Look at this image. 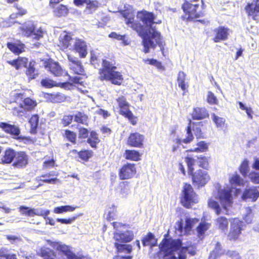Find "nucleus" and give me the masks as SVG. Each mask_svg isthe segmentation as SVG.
Masks as SVG:
<instances>
[{
	"instance_id": "f257e3e1",
	"label": "nucleus",
	"mask_w": 259,
	"mask_h": 259,
	"mask_svg": "<svg viewBox=\"0 0 259 259\" xmlns=\"http://www.w3.org/2000/svg\"><path fill=\"white\" fill-rule=\"evenodd\" d=\"M122 16L125 19V23L136 31L139 36L142 38V44L144 46L143 52L147 53L150 48H155L156 45H160L161 34L155 29L146 30L145 27L138 22L135 21L134 15L128 10L120 12Z\"/></svg>"
},
{
	"instance_id": "f03ea898",
	"label": "nucleus",
	"mask_w": 259,
	"mask_h": 259,
	"mask_svg": "<svg viewBox=\"0 0 259 259\" xmlns=\"http://www.w3.org/2000/svg\"><path fill=\"white\" fill-rule=\"evenodd\" d=\"M116 62L111 59H104L102 61V67L99 70V78L101 81H108L112 84L121 85L123 81V76L120 71H116Z\"/></svg>"
},
{
	"instance_id": "7ed1b4c3",
	"label": "nucleus",
	"mask_w": 259,
	"mask_h": 259,
	"mask_svg": "<svg viewBox=\"0 0 259 259\" xmlns=\"http://www.w3.org/2000/svg\"><path fill=\"white\" fill-rule=\"evenodd\" d=\"M204 0H184L181 8L184 15L181 19L186 22H192L205 16Z\"/></svg>"
},
{
	"instance_id": "20e7f679",
	"label": "nucleus",
	"mask_w": 259,
	"mask_h": 259,
	"mask_svg": "<svg viewBox=\"0 0 259 259\" xmlns=\"http://www.w3.org/2000/svg\"><path fill=\"white\" fill-rule=\"evenodd\" d=\"M185 161L187 164L188 172L191 176L193 185L198 188L204 186L210 179L208 173L201 169L195 170L194 166L195 160L193 157L186 156Z\"/></svg>"
},
{
	"instance_id": "39448f33",
	"label": "nucleus",
	"mask_w": 259,
	"mask_h": 259,
	"mask_svg": "<svg viewBox=\"0 0 259 259\" xmlns=\"http://www.w3.org/2000/svg\"><path fill=\"white\" fill-rule=\"evenodd\" d=\"M24 97V93H16L14 95V102L16 103L23 99L18 106L12 108V113L14 116L22 117L27 112L33 110L36 107L37 103L35 100L30 97Z\"/></svg>"
},
{
	"instance_id": "423d86ee",
	"label": "nucleus",
	"mask_w": 259,
	"mask_h": 259,
	"mask_svg": "<svg viewBox=\"0 0 259 259\" xmlns=\"http://www.w3.org/2000/svg\"><path fill=\"white\" fill-rule=\"evenodd\" d=\"M203 123L202 121H192L190 119L188 124L186 128V137L183 139H177L176 140L178 147L182 145L183 143L189 144L194 140V137L192 132V131L197 139L204 138L201 130L202 127L203 126Z\"/></svg>"
},
{
	"instance_id": "0eeeda50",
	"label": "nucleus",
	"mask_w": 259,
	"mask_h": 259,
	"mask_svg": "<svg viewBox=\"0 0 259 259\" xmlns=\"http://www.w3.org/2000/svg\"><path fill=\"white\" fill-rule=\"evenodd\" d=\"M115 101L119 109V114L127 119L132 125H135L137 123V117L135 116L130 110V104L127 101L126 98L121 95L117 98Z\"/></svg>"
},
{
	"instance_id": "6e6552de",
	"label": "nucleus",
	"mask_w": 259,
	"mask_h": 259,
	"mask_svg": "<svg viewBox=\"0 0 259 259\" xmlns=\"http://www.w3.org/2000/svg\"><path fill=\"white\" fill-rule=\"evenodd\" d=\"M180 201L183 206L187 208H190L191 205L198 202L197 195L191 184L187 183L184 184Z\"/></svg>"
},
{
	"instance_id": "1a4fd4ad",
	"label": "nucleus",
	"mask_w": 259,
	"mask_h": 259,
	"mask_svg": "<svg viewBox=\"0 0 259 259\" xmlns=\"http://www.w3.org/2000/svg\"><path fill=\"white\" fill-rule=\"evenodd\" d=\"M182 246V241L180 239L163 238V252L164 257L170 256L176 259L175 252L178 251Z\"/></svg>"
},
{
	"instance_id": "9d476101",
	"label": "nucleus",
	"mask_w": 259,
	"mask_h": 259,
	"mask_svg": "<svg viewBox=\"0 0 259 259\" xmlns=\"http://www.w3.org/2000/svg\"><path fill=\"white\" fill-rule=\"evenodd\" d=\"M49 244L60 254L66 256L67 259H92L88 256L83 255L77 256L71 250L70 246L60 242L49 241Z\"/></svg>"
},
{
	"instance_id": "9b49d317",
	"label": "nucleus",
	"mask_w": 259,
	"mask_h": 259,
	"mask_svg": "<svg viewBox=\"0 0 259 259\" xmlns=\"http://www.w3.org/2000/svg\"><path fill=\"white\" fill-rule=\"evenodd\" d=\"M243 222L237 218L232 219L230 223V228L227 234L228 240L235 242L240 239L242 232L244 229Z\"/></svg>"
},
{
	"instance_id": "f8f14e48",
	"label": "nucleus",
	"mask_w": 259,
	"mask_h": 259,
	"mask_svg": "<svg viewBox=\"0 0 259 259\" xmlns=\"http://www.w3.org/2000/svg\"><path fill=\"white\" fill-rule=\"evenodd\" d=\"M142 244L144 246H148L150 247V253L153 258H160L162 251V243L158 245L159 250L156 252H153V247L157 246V239L151 232H148L142 239Z\"/></svg>"
},
{
	"instance_id": "ddd939ff",
	"label": "nucleus",
	"mask_w": 259,
	"mask_h": 259,
	"mask_svg": "<svg viewBox=\"0 0 259 259\" xmlns=\"http://www.w3.org/2000/svg\"><path fill=\"white\" fill-rule=\"evenodd\" d=\"M20 30L24 36L32 37L35 40H39L43 37L44 33L41 29H36L33 22H30L27 24H24L20 28Z\"/></svg>"
},
{
	"instance_id": "4468645a",
	"label": "nucleus",
	"mask_w": 259,
	"mask_h": 259,
	"mask_svg": "<svg viewBox=\"0 0 259 259\" xmlns=\"http://www.w3.org/2000/svg\"><path fill=\"white\" fill-rule=\"evenodd\" d=\"M136 173V164L130 162L123 164L118 170V176L121 180L132 179L135 177Z\"/></svg>"
},
{
	"instance_id": "2eb2a0df",
	"label": "nucleus",
	"mask_w": 259,
	"mask_h": 259,
	"mask_svg": "<svg viewBox=\"0 0 259 259\" xmlns=\"http://www.w3.org/2000/svg\"><path fill=\"white\" fill-rule=\"evenodd\" d=\"M69 69L74 74L79 75L87 78L88 76L85 72L81 62L77 58L67 55Z\"/></svg>"
},
{
	"instance_id": "dca6fc26",
	"label": "nucleus",
	"mask_w": 259,
	"mask_h": 259,
	"mask_svg": "<svg viewBox=\"0 0 259 259\" xmlns=\"http://www.w3.org/2000/svg\"><path fill=\"white\" fill-rule=\"evenodd\" d=\"M137 18L140 21L143 22V25L146 30H150L152 31V29H155L158 31L155 27H152V25L154 23L155 16L152 12H149L145 10H142L137 13Z\"/></svg>"
},
{
	"instance_id": "f3484780",
	"label": "nucleus",
	"mask_w": 259,
	"mask_h": 259,
	"mask_svg": "<svg viewBox=\"0 0 259 259\" xmlns=\"http://www.w3.org/2000/svg\"><path fill=\"white\" fill-rule=\"evenodd\" d=\"M199 222V219L197 218H186L185 219V225L183 226V222L182 219H180L176 223V230L180 233H184L187 235L191 231L194 225Z\"/></svg>"
},
{
	"instance_id": "a211bd4d",
	"label": "nucleus",
	"mask_w": 259,
	"mask_h": 259,
	"mask_svg": "<svg viewBox=\"0 0 259 259\" xmlns=\"http://www.w3.org/2000/svg\"><path fill=\"white\" fill-rule=\"evenodd\" d=\"M145 137L138 132L131 133L127 138L126 144L130 147L143 148L144 147Z\"/></svg>"
},
{
	"instance_id": "6ab92c4d",
	"label": "nucleus",
	"mask_w": 259,
	"mask_h": 259,
	"mask_svg": "<svg viewBox=\"0 0 259 259\" xmlns=\"http://www.w3.org/2000/svg\"><path fill=\"white\" fill-rule=\"evenodd\" d=\"M16 154L12 166L17 168L26 167L29 161V155L27 152L24 151H16Z\"/></svg>"
},
{
	"instance_id": "aec40b11",
	"label": "nucleus",
	"mask_w": 259,
	"mask_h": 259,
	"mask_svg": "<svg viewBox=\"0 0 259 259\" xmlns=\"http://www.w3.org/2000/svg\"><path fill=\"white\" fill-rule=\"evenodd\" d=\"M231 32L230 29L224 26H220L213 30V36L212 38L214 42H220L228 39Z\"/></svg>"
},
{
	"instance_id": "412c9836",
	"label": "nucleus",
	"mask_w": 259,
	"mask_h": 259,
	"mask_svg": "<svg viewBox=\"0 0 259 259\" xmlns=\"http://www.w3.org/2000/svg\"><path fill=\"white\" fill-rule=\"evenodd\" d=\"M18 210L21 215L27 217H33L35 215H37L42 216L45 218L50 213L49 210L39 211L37 209L32 208L24 205L20 206L18 208Z\"/></svg>"
},
{
	"instance_id": "4be33fe9",
	"label": "nucleus",
	"mask_w": 259,
	"mask_h": 259,
	"mask_svg": "<svg viewBox=\"0 0 259 259\" xmlns=\"http://www.w3.org/2000/svg\"><path fill=\"white\" fill-rule=\"evenodd\" d=\"M218 199L224 209L231 206L233 203L232 190L230 188L223 189L218 191Z\"/></svg>"
},
{
	"instance_id": "5701e85b",
	"label": "nucleus",
	"mask_w": 259,
	"mask_h": 259,
	"mask_svg": "<svg viewBox=\"0 0 259 259\" xmlns=\"http://www.w3.org/2000/svg\"><path fill=\"white\" fill-rule=\"evenodd\" d=\"M88 46L84 40L77 37L75 38L72 50L78 53L80 58H84L87 57L88 53Z\"/></svg>"
},
{
	"instance_id": "b1692460",
	"label": "nucleus",
	"mask_w": 259,
	"mask_h": 259,
	"mask_svg": "<svg viewBox=\"0 0 259 259\" xmlns=\"http://www.w3.org/2000/svg\"><path fill=\"white\" fill-rule=\"evenodd\" d=\"M44 64L45 68L55 76H61L65 73L59 64L52 59L46 60Z\"/></svg>"
},
{
	"instance_id": "393cba45",
	"label": "nucleus",
	"mask_w": 259,
	"mask_h": 259,
	"mask_svg": "<svg viewBox=\"0 0 259 259\" xmlns=\"http://www.w3.org/2000/svg\"><path fill=\"white\" fill-rule=\"evenodd\" d=\"M134 234L132 231L126 230L124 232H114L113 238L115 242L129 243L134 239Z\"/></svg>"
},
{
	"instance_id": "a878e982",
	"label": "nucleus",
	"mask_w": 259,
	"mask_h": 259,
	"mask_svg": "<svg viewBox=\"0 0 259 259\" xmlns=\"http://www.w3.org/2000/svg\"><path fill=\"white\" fill-rule=\"evenodd\" d=\"M0 128L5 133L11 136L14 139L21 133L20 129L18 126L5 122H0Z\"/></svg>"
},
{
	"instance_id": "bb28decb",
	"label": "nucleus",
	"mask_w": 259,
	"mask_h": 259,
	"mask_svg": "<svg viewBox=\"0 0 259 259\" xmlns=\"http://www.w3.org/2000/svg\"><path fill=\"white\" fill-rule=\"evenodd\" d=\"M16 151L12 148H7L0 156V164L3 165L13 163Z\"/></svg>"
},
{
	"instance_id": "cd10ccee",
	"label": "nucleus",
	"mask_w": 259,
	"mask_h": 259,
	"mask_svg": "<svg viewBox=\"0 0 259 259\" xmlns=\"http://www.w3.org/2000/svg\"><path fill=\"white\" fill-rule=\"evenodd\" d=\"M73 38L71 32L64 31L58 38V47L62 50L68 49L71 46Z\"/></svg>"
},
{
	"instance_id": "c85d7f7f",
	"label": "nucleus",
	"mask_w": 259,
	"mask_h": 259,
	"mask_svg": "<svg viewBox=\"0 0 259 259\" xmlns=\"http://www.w3.org/2000/svg\"><path fill=\"white\" fill-rule=\"evenodd\" d=\"M191 115L192 119L200 120L208 118L209 114L205 108L197 107L193 109Z\"/></svg>"
},
{
	"instance_id": "c756f323",
	"label": "nucleus",
	"mask_w": 259,
	"mask_h": 259,
	"mask_svg": "<svg viewBox=\"0 0 259 259\" xmlns=\"http://www.w3.org/2000/svg\"><path fill=\"white\" fill-rule=\"evenodd\" d=\"M7 46L15 55H18L25 51V45L20 40H17L14 42H8Z\"/></svg>"
},
{
	"instance_id": "7c9ffc66",
	"label": "nucleus",
	"mask_w": 259,
	"mask_h": 259,
	"mask_svg": "<svg viewBox=\"0 0 259 259\" xmlns=\"http://www.w3.org/2000/svg\"><path fill=\"white\" fill-rule=\"evenodd\" d=\"M64 74L68 76L69 81L62 82V88L69 89L75 84L83 85V81L81 80L85 79L82 76L72 77L67 72H65Z\"/></svg>"
},
{
	"instance_id": "2f4dec72",
	"label": "nucleus",
	"mask_w": 259,
	"mask_h": 259,
	"mask_svg": "<svg viewBox=\"0 0 259 259\" xmlns=\"http://www.w3.org/2000/svg\"><path fill=\"white\" fill-rule=\"evenodd\" d=\"M241 197L243 200H246L249 199L252 202H255L259 197V191L255 187L245 189Z\"/></svg>"
},
{
	"instance_id": "473e14b6",
	"label": "nucleus",
	"mask_w": 259,
	"mask_h": 259,
	"mask_svg": "<svg viewBox=\"0 0 259 259\" xmlns=\"http://www.w3.org/2000/svg\"><path fill=\"white\" fill-rule=\"evenodd\" d=\"M7 63L14 67L16 70H19L22 68H26L28 63V58L24 57H18L17 59L7 61Z\"/></svg>"
},
{
	"instance_id": "72a5a7b5",
	"label": "nucleus",
	"mask_w": 259,
	"mask_h": 259,
	"mask_svg": "<svg viewBox=\"0 0 259 259\" xmlns=\"http://www.w3.org/2000/svg\"><path fill=\"white\" fill-rule=\"evenodd\" d=\"M255 3L254 6L252 3H248L245 7V10L248 16H251L253 20H256L259 13V2Z\"/></svg>"
},
{
	"instance_id": "f704fd0d",
	"label": "nucleus",
	"mask_w": 259,
	"mask_h": 259,
	"mask_svg": "<svg viewBox=\"0 0 259 259\" xmlns=\"http://www.w3.org/2000/svg\"><path fill=\"white\" fill-rule=\"evenodd\" d=\"M127 243H128L114 242V246L116 249V252L117 253H131L133 250V246L131 244Z\"/></svg>"
},
{
	"instance_id": "c9c22d12",
	"label": "nucleus",
	"mask_w": 259,
	"mask_h": 259,
	"mask_svg": "<svg viewBox=\"0 0 259 259\" xmlns=\"http://www.w3.org/2000/svg\"><path fill=\"white\" fill-rule=\"evenodd\" d=\"M58 175V172L55 171L42 174L40 176L42 178L40 179V181L45 183L55 184L59 182V179L57 178Z\"/></svg>"
},
{
	"instance_id": "e433bc0d",
	"label": "nucleus",
	"mask_w": 259,
	"mask_h": 259,
	"mask_svg": "<svg viewBox=\"0 0 259 259\" xmlns=\"http://www.w3.org/2000/svg\"><path fill=\"white\" fill-rule=\"evenodd\" d=\"M40 85L46 89H51L54 87L62 88V82H57L49 77H45L40 80Z\"/></svg>"
},
{
	"instance_id": "4c0bfd02",
	"label": "nucleus",
	"mask_w": 259,
	"mask_h": 259,
	"mask_svg": "<svg viewBox=\"0 0 259 259\" xmlns=\"http://www.w3.org/2000/svg\"><path fill=\"white\" fill-rule=\"evenodd\" d=\"M141 154L136 150L127 149L125 150L124 157L125 159L131 161H138L141 160Z\"/></svg>"
},
{
	"instance_id": "58836bf2",
	"label": "nucleus",
	"mask_w": 259,
	"mask_h": 259,
	"mask_svg": "<svg viewBox=\"0 0 259 259\" xmlns=\"http://www.w3.org/2000/svg\"><path fill=\"white\" fill-rule=\"evenodd\" d=\"M38 255L42 259H58L56 253L48 248H41Z\"/></svg>"
},
{
	"instance_id": "ea45409f",
	"label": "nucleus",
	"mask_w": 259,
	"mask_h": 259,
	"mask_svg": "<svg viewBox=\"0 0 259 259\" xmlns=\"http://www.w3.org/2000/svg\"><path fill=\"white\" fill-rule=\"evenodd\" d=\"M215 224L217 227L222 231L226 232L228 230L229 220L225 217L221 216L217 218Z\"/></svg>"
},
{
	"instance_id": "a19ab883",
	"label": "nucleus",
	"mask_w": 259,
	"mask_h": 259,
	"mask_svg": "<svg viewBox=\"0 0 259 259\" xmlns=\"http://www.w3.org/2000/svg\"><path fill=\"white\" fill-rule=\"evenodd\" d=\"M100 142V140L97 132L95 131H92L90 133V136L87 140V142L92 148L96 149L97 145Z\"/></svg>"
},
{
	"instance_id": "79ce46f5",
	"label": "nucleus",
	"mask_w": 259,
	"mask_h": 259,
	"mask_svg": "<svg viewBox=\"0 0 259 259\" xmlns=\"http://www.w3.org/2000/svg\"><path fill=\"white\" fill-rule=\"evenodd\" d=\"M53 12L55 17L59 18L67 16L69 13V10L67 6L60 4L53 10Z\"/></svg>"
},
{
	"instance_id": "37998d69",
	"label": "nucleus",
	"mask_w": 259,
	"mask_h": 259,
	"mask_svg": "<svg viewBox=\"0 0 259 259\" xmlns=\"http://www.w3.org/2000/svg\"><path fill=\"white\" fill-rule=\"evenodd\" d=\"M116 189L120 194L125 195H127L130 192V182L126 181L120 182L117 187Z\"/></svg>"
},
{
	"instance_id": "c03bdc74",
	"label": "nucleus",
	"mask_w": 259,
	"mask_h": 259,
	"mask_svg": "<svg viewBox=\"0 0 259 259\" xmlns=\"http://www.w3.org/2000/svg\"><path fill=\"white\" fill-rule=\"evenodd\" d=\"M210 225V223L206 222L200 223L196 228L198 237L200 239H203L204 237L205 232L208 230Z\"/></svg>"
},
{
	"instance_id": "a18cd8bd",
	"label": "nucleus",
	"mask_w": 259,
	"mask_h": 259,
	"mask_svg": "<svg viewBox=\"0 0 259 259\" xmlns=\"http://www.w3.org/2000/svg\"><path fill=\"white\" fill-rule=\"evenodd\" d=\"M186 75L182 71L179 72L177 77L178 86L183 91H186L188 87V83L185 81Z\"/></svg>"
},
{
	"instance_id": "49530a36",
	"label": "nucleus",
	"mask_w": 259,
	"mask_h": 259,
	"mask_svg": "<svg viewBox=\"0 0 259 259\" xmlns=\"http://www.w3.org/2000/svg\"><path fill=\"white\" fill-rule=\"evenodd\" d=\"M197 147L187 150V152L202 153L206 152L208 149V144L204 141H201L197 143Z\"/></svg>"
},
{
	"instance_id": "de8ad7c7",
	"label": "nucleus",
	"mask_w": 259,
	"mask_h": 259,
	"mask_svg": "<svg viewBox=\"0 0 259 259\" xmlns=\"http://www.w3.org/2000/svg\"><path fill=\"white\" fill-rule=\"evenodd\" d=\"M93 156V152L91 150L82 149L78 152L77 160L82 162H88Z\"/></svg>"
},
{
	"instance_id": "09e8293b",
	"label": "nucleus",
	"mask_w": 259,
	"mask_h": 259,
	"mask_svg": "<svg viewBox=\"0 0 259 259\" xmlns=\"http://www.w3.org/2000/svg\"><path fill=\"white\" fill-rule=\"evenodd\" d=\"M88 116L82 112L78 111L74 115V121L76 123L88 125Z\"/></svg>"
},
{
	"instance_id": "8fccbe9b",
	"label": "nucleus",
	"mask_w": 259,
	"mask_h": 259,
	"mask_svg": "<svg viewBox=\"0 0 259 259\" xmlns=\"http://www.w3.org/2000/svg\"><path fill=\"white\" fill-rule=\"evenodd\" d=\"M198 164L199 167L205 170H208L209 167V157L204 155H199L197 157Z\"/></svg>"
},
{
	"instance_id": "3c124183",
	"label": "nucleus",
	"mask_w": 259,
	"mask_h": 259,
	"mask_svg": "<svg viewBox=\"0 0 259 259\" xmlns=\"http://www.w3.org/2000/svg\"><path fill=\"white\" fill-rule=\"evenodd\" d=\"M39 117L37 114L32 115L29 120L30 125V132L32 134L36 133V129L38 125Z\"/></svg>"
},
{
	"instance_id": "603ef678",
	"label": "nucleus",
	"mask_w": 259,
	"mask_h": 259,
	"mask_svg": "<svg viewBox=\"0 0 259 259\" xmlns=\"http://www.w3.org/2000/svg\"><path fill=\"white\" fill-rule=\"evenodd\" d=\"M64 132L63 137L65 138L67 141L73 144H75L76 143V134L68 129L65 130Z\"/></svg>"
},
{
	"instance_id": "864d4df0",
	"label": "nucleus",
	"mask_w": 259,
	"mask_h": 259,
	"mask_svg": "<svg viewBox=\"0 0 259 259\" xmlns=\"http://www.w3.org/2000/svg\"><path fill=\"white\" fill-rule=\"evenodd\" d=\"M25 74L29 80L35 78L37 76V73H36L35 68L33 65H31V63L29 64L28 67L27 66Z\"/></svg>"
},
{
	"instance_id": "5fc2aeb1",
	"label": "nucleus",
	"mask_w": 259,
	"mask_h": 259,
	"mask_svg": "<svg viewBox=\"0 0 259 259\" xmlns=\"http://www.w3.org/2000/svg\"><path fill=\"white\" fill-rule=\"evenodd\" d=\"M110 38L121 40L123 45L126 46L130 44V42L126 39L125 35H120L115 32H111L108 35Z\"/></svg>"
},
{
	"instance_id": "6e6d98bb",
	"label": "nucleus",
	"mask_w": 259,
	"mask_h": 259,
	"mask_svg": "<svg viewBox=\"0 0 259 259\" xmlns=\"http://www.w3.org/2000/svg\"><path fill=\"white\" fill-rule=\"evenodd\" d=\"M76 208V207L70 205H64L56 207L54 209V212L55 213H63L67 211H73Z\"/></svg>"
},
{
	"instance_id": "4d7b16f0",
	"label": "nucleus",
	"mask_w": 259,
	"mask_h": 259,
	"mask_svg": "<svg viewBox=\"0 0 259 259\" xmlns=\"http://www.w3.org/2000/svg\"><path fill=\"white\" fill-rule=\"evenodd\" d=\"M86 5L85 10L88 11L89 13H92L99 6V3L96 1L88 0Z\"/></svg>"
},
{
	"instance_id": "13d9d810",
	"label": "nucleus",
	"mask_w": 259,
	"mask_h": 259,
	"mask_svg": "<svg viewBox=\"0 0 259 259\" xmlns=\"http://www.w3.org/2000/svg\"><path fill=\"white\" fill-rule=\"evenodd\" d=\"M207 102L210 105H218L219 100L216 96L211 91H208L207 93Z\"/></svg>"
},
{
	"instance_id": "bf43d9fd",
	"label": "nucleus",
	"mask_w": 259,
	"mask_h": 259,
	"mask_svg": "<svg viewBox=\"0 0 259 259\" xmlns=\"http://www.w3.org/2000/svg\"><path fill=\"white\" fill-rule=\"evenodd\" d=\"M208 205L210 208L215 210L217 215L221 213V209L217 201L213 200H209L208 202Z\"/></svg>"
},
{
	"instance_id": "052dcab7",
	"label": "nucleus",
	"mask_w": 259,
	"mask_h": 259,
	"mask_svg": "<svg viewBox=\"0 0 259 259\" xmlns=\"http://www.w3.org/2000/svg\"><path fill=\"white\" fill-rule=\"evenodd\" d=\"M212 119L218 127H222L224 126L225 119L223 117L218 116L214 114L212 115Z\"/></svg>"
},
{
	"instance_id": "680f3d73",
	"label": "nucleus",
	"mask_w": 259,
	"mask_h": 259,
	"mask_svg": "<svg viewBox=\"0 0 259 259\" xmlns=\"http://www.w3.org/2000/svg\"><path fill=\"white\" fill-rule=\"evenodd\" d=\"M238 105L239 106V108L242 110H244L245 111L247 115V116L249 118V119H252L253 118V116H252V114L253 113V111L252 109V108L251 107H246L243 104V103H242L241 102H238Z\"/></svg>"
},
{
	"instance_id": "e2e57ef3",
	"label": "nucleus",
	"mask_w": 259,
	"mask_h": 259,
	"mask_svg": "<svg viewBox=\"0 0 259 259\" xmlns=\"http://www.w3.org/2000/svg\"><path fill=\"white\" fill-rule=\"evenodd\" d=\"M230 183L232 185L240 186L243 184V180L237 174L233 175L229 180Z\"/></svg>"
},
{
	"instance_id": "0e129e2a",
	"label": "nucleus",
	"mask_w": 259,
	"mask_h": 259,
	"mask_svg": "<svg viewBox=\"0 0 259 259\" xmlns=\"http://www.w3.org/2000/svg\"><path fill=\"white\" fill-rule=\"evenodd\" d=\"M15 140L18 141L19 142H22L24 144H30L33 143V141L30 137L22 136L20 135L17 136L15 138Z\"/></svg>"
},
{
	"instance_id": "69168bd1",
	"label": "nucleus",
	"mask_w": 259,
	"mask_h": 259,
	"mask_svg": "<svg viewBox=\"0 0 259 259\" xmlns=\"http://www.w3.org/2000/svg\"><path fill=\"white\" fill-rule=\"evenodd\" d=\"M248 170V162L246 159H244L239 166V171L241 174L245 176Z\"/></svg>"
},
{
	"instance_id": "338daca9",
	"label": "nucleus",
	"mask_w": 259,
	"mask_h": 259,
	"mask_svg": "<svg viewBox=\"0 0 259 259\" xmlns=\"http://www.w3.org/2000/svg\"><path fill=\"white\" fill-rule=\"evenodd\" d=\"M73 116L72 115H64L61 119V123L65 127L68 126L73 120Z\"/></svg>"
},
{
	"instance_id": "774afa93",
	"label": "nucleus",
	"mask_w": 259,
	"mask_h": 259,
	"mask_svg": "<svg viewBox=\"0 0 259 259\" xmlns=\"http://www.w3.org/2000/svg\"><path fill=\"white\" fill-rule=\"evenodd\" d=\"M189 246H184L181 247L179 250L178 259H186V253L189 250Z\"/></svg>"
}]
</instances>
